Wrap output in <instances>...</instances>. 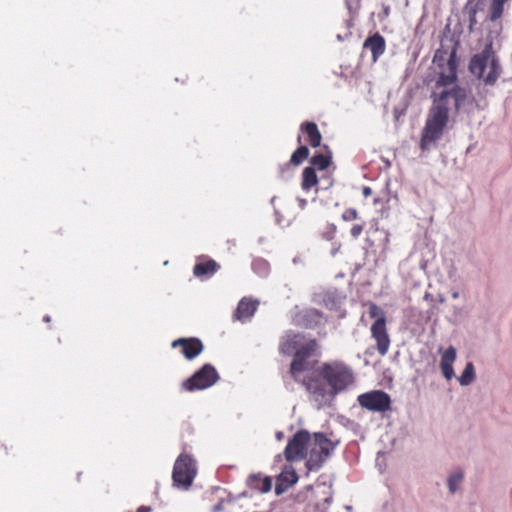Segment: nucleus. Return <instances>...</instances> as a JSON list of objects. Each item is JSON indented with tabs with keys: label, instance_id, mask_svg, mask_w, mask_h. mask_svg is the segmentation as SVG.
Instances as JSON below:
<instances>
[{
	"label": "nucleus",
	"instance_id": "f257e3e1",
	"mask_svg": "<svg viewBox=\"0 0 512 512\" xmlns=\"http://www.w3.org/2000/svg\"><path fill=\"white\" fill-rule=\"evenodd\" d=\"M433 63L440 69L436 89H443L433 93V106L421 138L422 149H428L430 144L441 137L448 122L450 108L453 106L458 109L466 97L465 89L456 86H452L450 89L446 88L453 85L457 78L456 49L453 48L450 52L442 49L437 50Z\"/></svg>",
	"mask_w": 512,
	"mask_h": 512
},
{
	"label": "nucleus",
	"instance_id": "f03ea898",
	"mask_svg": "<svg viewBox=\"0 0 512 512\" xmlns=\"http://www.w3.org/2000/svg\"><path fill=\"white\" fill-rule=\"evenodd\" d=\"M353 382L351 368L335 361L323 364L317 371V377L306 382V388L311 401L319 409L329 405L337 393L346 390Z\"/></svg>",
	"mask_w": 512,
	"mask_h": 512
},
{
	"label": "nucleus",
	"instance_id": "7ed1b4c3",
	"mask_svg": "<svg viewBox=\"0 0 512 512\" xmlns=\"http://www.w3.org/2000/svg\"><path fill=\"white\" fill-rule=\"evenodd\" d=\"M280 348L284 354H294L290 371L297 380L299 373L307 369L306 359L316 351L317 343L315 340L305 339L302 335L287 334Z\"/></svg>",
	"mask_w": 512,
	"mask_h": 512
},
{
	"label": "nucleus",
	"instance_id": "20e7f679",
	"mask_svg": "<svg viewBox=\"0 0 512 512\" xmlns=\"http://www.w3.org/2000/svg\"><path fill=\"white\" fill-rule=\"evenodd\" d=\"M472 74L482 79L486 84H494L501 73L499 61L491 46L486 47L482 53L475 55L470 62Z\"/></svg>",
	"mask_w": 512,
	"mask_h": 512
},
{
	"label": "nucleus",
	"instance_id": "39448f33",
	"mask_svg": "<svg viewBox=\"0 0 512 512\" xmlns=\"http://www.w3.org/2000/svg\"><path fill=\"white\" fill-rule=\"evenodd\" d=\"M335 448V443L322 433L310 435L306 466L310 471L320 469Z\"/></svg>",
	"mask_w": 512,
	"mask_h": 512
},
{
	"label": "nucleus",
	"instance_id": "423d86ee",
	"mask_svg": "<svg viewBox=\"0 0 512 512\" xmlns=\"http://www.w3.org/2000/svg\"><path fill=\"white\" fill-rule=\"evenodd\" d=\"M197 473L195 461L186 454H181L175 461L172 479L176 485L188 488Z\"/></svg>",
	"mask_w": 512,
	"mask_h": 512
},
{
	"label": "nucleus",
	"instance_id": "0eeeda50",
	"mask_svg": "<svg viewBox=\"0 0 512 512\" xmlns=\"http://www.w3.org/2000/svg\"><path fill=\"white\" fill-rule=\"evenodd\" d=\"M218 380V373L215 368L209 364L204 365L192 377L183 383V387L188 391L206 389Z\"/></svg>",
	"mask_w": 512,
	"mask_h": 512
},
{
	"label": "nucleus",
	"instance_id": "6e6552de",
	"mask_svg": "<svg viewBox=\"0 0 512 512\" xmlns=\"http://www.w3.org/2000/svg\"><path fill=\"white\" fill-rule=\"evenodd\" d=\"M310 434L307 431H300L288 442L284 455L287 461L294 462L302 460L307 456Z\"/></svg>",
	"mask_w": 512,
	"mask_h": 512
},
{
	"label": "nucleus",
	"instance_id": "1a4fd4ad",
	"mask_svg": "<svg viewBox=\"0 0 512 512\" xmlns=\"http://www.w3.org/2000/svg\"><path fill=\"white\" fill-rule=\"evenodd\" d=\"M358 403L363 408L374 412H385L390 409V396L380 390L363 393L358 396Z\"/></svg>",
	"mask_w": 512,
	"mask_h": 512
},
{
	"label": "nucleus",
	"instance_id": "9d476101",
	"mask_svg": "<svg viewBox=\"0 0 512 512\" xmlns=\"http://www.w3.org/2000/svg\"><path fill=\"white\" fill-rule=\"evenodd\" d=\"M371 334L377 343V351L380 355L387 354L390 347V338L386 329V322H374L371 326Z\"/></svg>",
	"mask_w": 512,
	"mask_h": 512
},
{
	"label": "nucleus",
	"instance_id": "9b49d317",
	"mask_svg": "<svg viewBox=\"0 0 512 512\" xmlns=\"http://www.w3.org/2000/svg\"><path fill=\"white\" fill-rule=\"evenodd\" d=\"M172 346L174 348L177 346H181L182 353L189 360L195 358L203 350V345H202L201 341L198 339H195V338H192V339L180 338L178 340H175L172 343Z\"/></svg>",
	"mask_w": 512,
	"mask_h": 512
},
{
	"label": "nucleus",
	"instance_id": "f8f14e48",
	"mask_svg": "<svg viewBox=\"0 0 512 512\" xmlns=\"http://www.w3.org/2000/svg\"><path fill=\"white\" fill-rule=\"evenodd\" d=\"M457 357L456 349L453 346L448 347L441 355L440 369L446 380H451L455 376L453 363Z\"/></svg>",
	"mask_w": 512,
	"mask_h": 512
},
{
	"label": "nucleus",
	"instance_id": "ddd939ff",
	"mask_svg": "<svg viewBox=\"0 0 512 512\" xmlns=\"http://www.w3.org/2000/svg\"><path fill=\"white\" fill-rule=\"evenodd\" d=\"M258 302L249 298L240 300L234 318L238 321L245 322L250 319L257 309Z\"/></svg>",
	"mask_w": 512,
	"mask_h": 512
},
{
	"label": "nucleus",
	"instance_id": "4468645a",
	"mask_svg": "<svg viewBox=\"0 0 512 512\" xmlns=\"http://www.w3.org/2000/svg\"><path fill=\"white\" fill-rule=\"evenodd\" d=\"M385 47V40L378 33L367 38L364 42V48L371 51L373 61H376L385 52Z\"/></svg>",
	"mask_w": 512,
	"mask_h": 512
},
{
	"label": "nucleus",
	"instance_id": "2eb2a0df",
	"mask_svg": "<svg viewBox=\"0 0 512 512\" xmlns=\"http://www.w3.org/2000/svg\"><path fill=\"white\" fill-rule=\"evenodd\" d=\"M247 484L252 489L258 490L261 493H266L271 490L272 487V481L269 477H261L260 474L256 475H250Z\"/></svg>",
	"mask_w": 512,
	"mask_h": 512
},
{
	"label": "nucleus",
	"instance_id": "dca6fc26",
	"mask_svg": "<svg viewBox=\"0 0 512 512\" xmlns=\"http://www.w3.org/2000/svg\"><path fill=\"white\" fill-rule=\"evenodd\" d=\"M301 129L307 133L308 141L312 147H317L320 145L322 137L315 123L306 122L302 124Z\"/></svg>",
	"mask_w": 512,
	"mask_h": 512
},
{
	"label": "nucleus",
	"instance_id": "f3484780",
	"mask_svg": "<svg viewBox=\"0 0 512 512\" xmlns=\"http://www.w3.org/2000/svg\"><path fill=\"white\" fill-rule=\"evenodd\" d=\"M464 473L460 470L453 471L447 478V486L450 494H455L463 482Z\"/></svg>",
	"mask_w": 512,
	"mask_h": 512
},
{
	"label": "nucleus",
	"instance_id": "a211bd4d",
	"mask_svg": "<svg viewBox=\"0 0 512 512\" xmlns=\"http://www.w3.org/2000/svg\"><path fill=\"white\" fill-rule=\"evenodd\" d=\"M318 178L313 167H306L302 174V189L309 190L311 187L317 185Z\"/></svg>",
	"mask_w": 512,
	"mask_h": 512
},
{
	"label": "nucleus",
	"instance_id": "6ab92c4d",
	"mask_svg": "<svg viewBox=\"0 0 512 512\" xmlns=\"http://www.w3.org/2000/svg\"><path fill=\"white\" fill-rule=\"evenodd\" d=\"M218 267V264L214 260L198 263L194 267V275L200 277L206 274H213L217 271Z\"/></svg>",
	"mask_w": 512,
	"mask_h": 512
},
{
	"label": "nucleus",
	"instance_id": "aec40b11",
	"mask_svg": "<svg viewBox=\"0 0 512 512\" xmlns=\"http://www.w3.org/2000/svg\"><path fill=\"white\" fill-rule=\"evenodd\" d=\"M476 378L475 369L472 362H468L462 372L461 376L458 378L460 385L468 386L474 382Z\"/></svg>",
	"mask_w": 512,
	"mask_h": 512
},
{
	"label": "nucleus",
	"instance_id": "412c9836",
	"mask_svg": "<svg viewBox=\"0 0 512 512\" xmlns=\"http://www.w3.org/2000/svg\"><path fill=\"white\" fill-rule=\"evenodd\" d=\"M508 1L509 0H492L491 1V4H490V16H489V19L491 21H496V20H498L502 16L503 11H504V5Z\"/></svg>",
	"mask_w": 512,
	"mask_h": 512
},
{
	"label": "nucleus",
	"instance_id": "4be33fe9",
	"mask_svg": "<svg viewBox=\"0 0 512 512\" xmlns=\"http://www.w3.org/2000/svg\"><path fill=\"white\" fill-rule=\"evenodd\" d=\"M309 156V149L306 146L299 147L291 156V163L294 165L301 164Z\"/></svg>",
	"mask_w": 512,
	"mask_h": 512
},
{
	"label": "nucleus",
	"instance_id": "5701e85b",
	"mask_svg": "<svg viewBox=\"0 0 512 512\" xmlns=\"http://www.w3.org/2000/svg\"><path fill=\"white\" fill-rule=\"evenodd\" d=\"M331 157L324 154H315L312 159L311 163L313 166L317 167L320 170L326 169L330 164Z\"/></svg>",
	"mask_w": 512,
	"mask_h": 512
},
{
	"label": "nucleus",
	"instance_id": "b1692460",
	"mask_svg": "<svg viewBox=\"0 0 512 512\" xmlns=\"http://www.w3.org/2000/svg\"><path fill=\"white\" fill-rule=\"evenodd\" d=\"M369 315L375 322H386L385 312L374 303H369Z\"/></svg>",
	"mask_w": 512,
	"mask_h": 512
},
{
	"label": "nucleus",
	"instance_id": "393cba45",
	"mask_svg": "<svg viewBox=\"0 0 512 512\" xmlns=\"http://www.w3.org/2000/svg\"><path fill=\"white\" fill-rule=\"evenodd\" d=\"M447 269V277L445 279L441 278L439 281L443 284H446L448 281L455 282L456 281V268L449 264L446 266Z\"/></svg>",
	"mask_w": 512,
	"mask_h": 512
},
{
	"label": "nucleus",
	"instance_id": "a878e982",
	"mask_svg": "<svg viewBox=\"0 0 512 512\" xmlns=\"http://www.w3.org/2000/svg\"><path fill=\"white\" fill-rule=\"evenodd\" d=\"M253 268L256 272L265 275L268 272V264L263 260H257L253 263Z\"/></svg>",
	"mask_w": 512,
	"mask_h": 512
},
{
	"label": "nucleus",
	"instance_id": "bb28decb",
	"mask_svg": "<svg viewBox=\"0 0 512 512\" xmlns=\"http://www.w3.org/2000/svg\"><path fill=\"white\" fill-rule=\"evenodd\" d=\"M357 217H358V213H357V211H356L355 209H352V208H351V209L346 210V211L343 213V215H342V218H343V220H345V221H352V220L357 219Z\"/></svg>",
	"mask_w": 512,
	"mask_h": 512
},
{
	"label": "nucleus",
	"instance_id": "cd10ccee",
	"mask_svg": "<svg viewBox=\"0 0 512 512\" xmlns=\"http://www.w3.org/2000/svg\"><path fill=\"white\" fill-rule=\"evenodd\" d=\"M362 231H363V226L360 224H355L352 226L350 233H351L352 237L357 238L362 233Z\"/></svg>",
	"mask_w": 512,
	"mask_h": 512
},
{
	"label": "nucleus",
	"instance_id": "c85d7f7f",
	"mask_svg": "<svg viewBox=\"0 0 512 512\" xmlns=\"http://www.w3.org/2000/svg\"><path fill=\"white\" fill-rule=\"evenodd\" d=\"M362 193H363V196L367 198L372 194V190L370 187H364L362 190Z\"/></svg>",
	"mask_w": 512,
	"mask_h": 512
},
{
	"label": "nucleus",
	"instance_id": "c756f323",
	"mask_svg": "<svg viewBox=\"0 0 512 512\" xmlns=\"http://www.w3.org/2000/svg\"><path fill=\"white\" fill-rule=\"evenodd\" d=\"M336 305L337 303L335 300H333L331 303L326 302V306L329 307L330 309L336 308Z\"/></svg>",
	"mask_w": 512,
	"mask_h": 512
},
{
	"label": "nucleus",
	"instance_id": "7c9ffc66",
	"mask_svg": "<svg viewBox=\"0 0 512 512\" xmlns=\"http://www.w3.org/2000/svg\"><path fill=\"white\" fill-rule=\"evenodd\" d=\"M137 512H150V508L142 506V507L138 508Z\"/></svg>",
	"mask_w": 512,
	"mask_h": 512
},
{
	"label": "nucleus",
	"instance_id": "2f4dec72",
	"mask_svg": "<svg viewBox=\"0 0 512 512\" xmlns=\"http://www.w3.org/2000/svg\"><path fill=\"white\" fill-rule=\"evenodd\" d=\"M451 295H452V297L454 299H457L459 297V292L458 291H453Z\"/></svg>",
	"mask_w": 512,
	"mask_h": 512
},
{
	"label": "nucleus",
	"instance_id": "473e14b6",
	"mask_svg": "<svg viewBox=\"0 0 512 512\" xmlns=\"http://www.w3.org/2000/svg\"><path fill=\"white\" fill-rule=\"evenodd\" d=\"M439 302H440V303H444V302H445V297H444V296H442V295H440V296H439Z\"/></svg>",
	"mask_w": 512,
	"mask_h": 512
},
{
	"label": "nucleus",
	"instance_id": "72a5a7b5",
	"mask_svg": "<svg viewBox=\"0 0 512 512\" xmlns=\"http://www.w3.org/2000/svg\"><path fill=\"white\" fill-rule=\"evenodd\" d=\"M300 204H301V206H302V207H304V206L306 205V200L301 199V200H300Z\"/></svg>",
	"mask_w": 512,
	"mask_h": 512
},
{
	"label": "nucleus",
	"instance_id": "f704fd0d",
	"mask_svg": "<svg viewBox=\"0 0 512 512\" xmlns=\"http://www.w3.org/2000/svg\"><path fill=\"white\" fill-rule=\"evenodd\" d=\"M220 510V505H216L214 508H213V511L216 512V511H219Z\"/></svg>",
	"mask_w": 512,
	"mask_h": 512
},
{
	"label": "nucleus",
	"instance_id": "c9c22d12",
	"mask_svg": "<svg viewBox=\"0 0 512 512\" xmlns=\"http://www.w3.org/2000/svg\"><path fill=\"white\" fill-rule=\"evenodd\" d=\"M281 437H282V433H277V438L281 439Z\"/></svg>",
	"mask_w": 512,
	"mask_h": 512
}]
</instances>
